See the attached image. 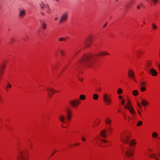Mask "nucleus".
Here are the masks:
<instances>
[{"label": "nucleus", "mask_w": 160, "mask_h": 160, "mask_svg": "<svg viewBox=\"0 0 160 160\" xmlns=\"http://www.w3.org/2000/svg\"><path fill=\"white\" fill-rule=\"evenodd\" d=\"M94 58L91 54L84 56L80 58L79 62L82 65L91 67V64L93 63Z\"/></svg>", "instance_id": "1"}, {"label": "nucleus", "mask_w": 160, "mask_h": 160, "mask_svg": "<svg viewBox=\"0 0 160 160\" xmlns=\"http://www.w3.org/2000/svg\"><path fill=\"white\" fill-rule=\"evenodd\" d=\"M28 157L29 153L27 151H20L17 159L18 160H28Z\"/></svg>", "instance_id": "2"}, {"label": "nucleus", "mask_w": 160, "mask_h": 160, "mask_svg": "<svg viewBox=\"0 0 160 160\" xmlns=\"http://www.w3.org/2000/svg\"><path fill=\"white\" fill-rule=\"evenodd\" d=\"M131 102L128 101V104L124 106V108L126 109H128L132 115H135L136 114V112L134 111L132 107L130 105Z\"/></svg>", "instance_id": "3"}, {"label": "nucleus", "mask_w": 160, "mask_h": 160, "mask_svg": "<svg viewBox=\"0 0 160 160\" xmlns=\"http://www.w3.org/2000/svg\"><path fill=\"white\" fill-rule=\"evenodd\" d=\"M103 101L106 105H109L112 102L111 98L106 94H104L103 96Z\"/></svg>", "instance_id": "4"}, {"label": "nucleus", "mask_w": 160, "mask_h": 160, "mask_svg": "<svg viewBox=\"0 0 160 160\" xmlns=\"http://www.w3.org/2000/svg\"><path fill=\"white\" fill-rule=\"evenodd\" d=\"M68 17V13L67 12H64L61 15L59 22L60 23H62L64 22H65Z\"/></svg>", "instance_id": "5"}, {"label": "nucleus", "mask_w": 160, "mask_h": 160, "mask_svg": "<svg viewBox=\"0 0 160 160\" xmlns=\"http://www.w3.org/2000/svg\"><path fill=\"white\" fill-rule=\"evenodd\" d=\"M121 141L124 143L127 144L129 142V137L125 134H122L120 137Z\"/></svg>", "instance_id": "6"}, {"label": "nucleus", "mask_w": 160, "mask_h": 160, "mask_svg": "<svg viewBox=\"0 0 160 160\" xmlns=\"http://www.w3.org/2000/svg\"><path fill=\"white\" fill-rule=\"evenodd\" d=\"M92 37L89 36L88 38H87L85 40L84 44L85 47H89L91 43L92 42Z\"/></svg>", "instance_id": "7"}, {"label": "nucleus", "mask_w": 160, "mask_h": 160, "mask_svg": "<svg viewBox=\"0 0 160 160\" xmlns=\"http://www.w3.org/2000/svg\"><path fill=\"white\" fill-rule=\"evenodd\" d=\"M128 75L131 79L136 82H137V80L134 77V73L132 70H129L128 71Z\"/></svg>", "instance_id": "8"}, {"label": "nucleus", "mask_w": 160, "mask_h": 160, "mask_svg": "<svg viewBox=\"0 0 160 160\" xmlns=\"http://www.w3.org/2000/svg\"><path fill=\"white\" fill-rule=\"evenodd\" d=\"M79 100L77 99L70 101L69 103L73 107L75 108L79 104Z\"/></svg>", "instance_id": "9"}, {"label": "nucleus", "mask_w": 160, "mask_h": 160, "mask_svg": "<svg viewBox=\"0 0 160 160\" xmlns=\"http://www.w3.org/2000/svg\"><path fill=\"white\" fill-rule=\"evenodd\" d=\"M122 153L123 155H125L128 157L132 156L133 154V152L131 151H123Z\"/></svg>", "instance_id": "10"}, {"label": "nucleus", "mask_w": 160, "mask_h": 160, "mask_svg": "<svg viewBox=\"0 0 160 160\" xmlns=\"http://www.w3.org/2000/svg\"><path fill=\"white\" fill-rule=\"evenodd\" d=\"M26 12L25 10L24 9L19 10V16L20 17L23 18L26 15Z\"/></svg>", "instance_id": "11"}, {"label": "nucleus", "mask_w": 160, "mask_h": 160, "mask_svg": "<svg viewBox=\"0 0 160 160\" xmlns=\"http://www.w3.org/2000/svg\"><path fill=\"white\" fill-rule=\"evenodd\" d=\"M149 72L150 74L153 76H156L158 74L157 71L153 68L150 69Z\"/></svg>", "instance_id": "12"}, {"label": "nucleus", "mask_w": 160, "mask_h": 160, "mask_svg": "<svg viewBox=\"0 0 160 160\" xmlns=\"http://www.w3.org/2000/svg\"><path fill=\"white\" fill-rule=\"evenodd\" d=\"M59 120L62 122L64 123H65V118L64 116L63 115H61L59 117Z\"/></svg>", "instance_id": "13"}, {"label": "nucleus", "mask_w": 160, "mask_h": 160, "mask_svg": "<svg viewBox=\"0 0 160 160\" xmlns=\"http://www.w3.org/2000/svg\"><path fill=\"white\" fill-rule=\"evenodd\" d=\"M136 143V140L135 139H133L130 141L129 145L131 147H133L135 145Z\"/></svg>", "instance_id": "14"}, {"label": "nucleus", "mask_w": 160, "mask_h": 160, "mask_svg": "<svg viewBox=\"0 0 160 160\" xmlns=\"http://www.w3.org/2000/svg\"><path fill=\"white\" fill-rule=\"evenodd\" d=\"M106 132V130H103L101 131L100 135L103 138H105L106 137V135L105 134V133Z\"/></svg>", "instance_id": "15"}, {"label": "nucleus", "mask_w": 160, "mask_h": 160, "mask_svg": "<svg viewBox=\"0 0 160 160\" xmlns=\"http://www.w3.org/2000/svg\"><path fill=\"white\" fill-rule=\"evenodd\" d=\"M109 53L107 52H100L97 55V56H101V55H109Z\"/></svg>", "instance_id": "16"}, {"label": "nucleus", "mask_w": 160, "mask_h": 160, "mask_svg": "<svg viewBox=\"0 0 160 160\" xmlns=\"http://www.w3.org/2000/svg\"><path fill=\"white\" fill-rule=\"evenodd\" d=\"M149 156L150 158H154L156 160H159L155 153L151 154Z\"/></svg>", "instance_id": "17"}, {"label": "nucleus", "mask_w": 160, "mask_h": 160, "mask_svg": "<svg viewBox=\"0 0 160 160\" xmlns=\"http://www.w3.org/2000/svg\"><path fill=\"white\" fill-rule=\"evenodd\" d=\"M41 24L42 25V29L43 30L45 29L47 27V24L46 23L44 22H43L42 23H41Z\"/></svg>", "instance_id": "18"}, {"label": "nucleus", "mask_w": 160, "mask_h": 160, "mask_svg": "<svg viewBox=\"0 0 160 160\" xmlns=\"http://www.w3.org/2000/svg\"><path fill=\"white\" fill-rule=\"evenodd\" d=\"M107 142V141H106V140H100V141H99V142H97V143L99 145H100V144H102V143H106Z\"/></svg>", "instance_id": "19"}, {"label": "nucleus", "mask_w": 160, "mask_h": 160, "mask_svg": "<svg viewBox=\"0 0 160 160\" xmlns=\"http://www.w3.org/2000/svg\"><path fill=\"white\" fill-rule=\"evenodd\" d=\"M11 87V84L8 82L6 85V87L5 88L6 90L8 92V88Z\"/></svg>", "instance_id": "20"}, {"label": "nucleus", "mask_w": 160, "mask_h": 160, "mask_svg": "<svg viewBox=\"0 0 160 160\" xmlns=\"http://www.w3.org/2000/svg\"><path fill=\"white\" fill-rule=\"evenodd\" d=\"M48 90V91H50L52 93H54L55 92H57L58 91H55L54 89L52 88H47Z\"/></svg>", "instance_id": "21"}, {"label": "nucleus", "mask_w": 160, "mask_h": 160, "mask_svg": "<svg viewBox=\"0 0 160 160\" xmlns=\"http://www.w3.org/2000/svg\"><path fill=\"white\" fill-rule=\"evenodd\" d=\"M158 136V133L156 132H153L152 133V136L153 138H157Z\"/></svg>", "instance_id": "22"}, {"label": "nucleus", "mask_w": 160, "mask_h": 160, "mask_svg": "<svg viewBox=\"0 0 160 160\" xmlns=\"http://www.w3.org/2000/svg\"><path fill=\"white\" fill-rule=\"evenodd\" d=\"M98 94H94L93 95V98L95 100H97L98 99Z\"/></svg>", "instance_id": "23"}, {"label": "nucleus", "mask_w": 160, "mask_h": 160, "mask_svg": "<svg viewBox=\"0 0 160 160\" xmlns=\"http://www.w3.org/2000/svg\"><path fill=\"white\" fill-rule=\"evenodd\" d=\"M132 94L134 96H137L138 94V92L137 90H134L132 92Z\"/></svg>", "instance_id": "24"}, {"label": "nucleus", "mask_w": 160, "mask_h": 160, "mask_svg": "<svg viewBox=\"0 0 160 160\" xmlns=\"http://www.w3.org/2000/svg\"><path fill=\"white\" fill-rule=\"evenodd\" d=\"M152 28L153 30H155L157 28V27L154 23L152 24Z\"/></svg>", "instance_id": "25"}, {"label": "nucleus", "mask_w": 160, "mask_h": 160, "mask_svg": "<svg viewBox=\"0 0 160 160\" xmlns=\"http://www.w3.org/2000/svg\"><path fill=\"white\" fill-rule=\"evenodd\" d=\"M67 40V39L65 38H60L58 39V41L60 42H65V40Z\"/></svg>", "instance_id": "26"}, {"label": "nucleus", "mask_w": 160, "mask_h": 160, "mask_svg": "<svg viewBox=\"0 0 160 160\" xmlns=\"http://www.w3.org/2000/svg\"><path fill=\"white\" fill-rule=\"evenodd\" d=\"M67 119L68 120H69L71 119V114H66Z\"/></svg>", "instance_id": "27"}, {"label": "nucleus", "mask_w": 160, "mask_h": 160, "mask_svg": "<svg viewBox=\"0 0 160 160\" xmlns=\"http://www.w3.org/2000/svg\"><path fill=\"white\" fill-rule=\"evenodd\" d=\"M122 89L121 88H119L118 89V90L117 91V93L118 94H121L122 93Z\"/></svg>", "instance_id": "28"}, {"label": "nucleus", "mask_w": 160, "mask_h": 160, "mask_svg": "<svg viewBox=\"0 0 160 160\" xmlns=\"http://www.w3.org/2000/svg\"><path fill=\"white\" fill-rule=\"evenodd\" d=\"M86 98L85 96L84 95H81L80 96L79 98L80 99L84 100Z\"/></svg>", "instance_id": "29"}, {"label": "nucleus", "mask_w": 160, "mask_h": 160, "mask_svg": "<svg viewBox=\"0 0 160 160\" xmlns=\"http://www.w3.org/2000/svg\"><path fill=\"white\" fill-rule=\"evenodd\" d=\"M66 114H71V110L69 108H67V109L66 110Z\"/></svg>", "instance_id": "30"}, {"label": "nucleus", "mask_w": 160, "mask_h": 160, "mask_svg": "<svg viewBox=\"0 0 160 160\" xmlns=\"http://www.w3.org/2000/svg\"><path fill=\"white\" fill-rule=\"evenodd\" d=\"M141 104L142 105H144V106L147 105L148 104V103L144 100L142 101L141 102Z\"/></svg>", "instance_id": "31"}, {"label": "nucleus", "mask_w": 160, "mask_h": 160, "mask_svg": "<svg viewBox=\"0 0 160 160\" xmlns=\"http://www.w3.org/2000/svg\"><path fill=\"white\" fill-rule=\"evenodd\" d=\"M140 90L142 92H144L146 90V88L143 86H141Z\"/></svg>", "instance_id": "32"}, {"label": "nucleus", "mask_w": 160, "mask_h": 160, "mask_svg": "<svg viewBox=\"0 0 160 160\" xmlns=\"http://www.w3.org/2000/svg\"><path fill=\"white\" fill-rule=\"evenodd\" d=\"M111 122V120L109 118H108V119H107L105 120L106 122V123L108 124H109L110 123V122Z\"/></svg>", "instance_id": "33"}, {"label": "nucleus", "mask_w": 160, "mask_h": 160, "mask_svg": "<svg viewBox=\"0 0 160 160\" xmlns=\"http://www.w3.org/2000/svg\"><path fill=\"white\" fill-rule=\"evenodd\" d=\"M142 122L140 121H138L137 124V126L138 127V126H140L141 125H142Z\"/></svg>", "instance_id": "34"}, {"label": "nucleus", "mask_w": 160, "mask_h": 160, "mask_svg": "<svg viewBox=\"0 0 160 160\" xmlns=\"http://www.w3.org/2000/svg\"><path fill=\"white\" fill-rule=\"evenodd\" d=\"M152 2L154 5L158 2V0H151Z\"/></svg>", "instance_id": "35"}, {"label": "nucleus", "mask_w": 160, "mask_h": 160, "mask_svg": "<svg viewBox=\"0 0 160 160\" xmlns=\"http://www.w3.org/2000/svg\"><path fill=\"white\" fill-rule=\"evenodd\" d=\"M40 7L42 9H43L45 7V4L42 2H41V4H40Z\"/></svg>", "instance_id": "36"}, {"label": "nucleus", "mask_w": 160, "mask_h": 160, "mask_svg": "<svg viewBox=\"0 0 160 160\" xmlns=\"http://www.w3.org/2000/svg\"><path fill=\"white\" fill-rule=\"evenodd\" d=\"M124 6H125V8L126 9H128L130 7L129 5V4H125Z\"/></svg>", "instance_id": "37"}, {"label": "nucleus", "mask_w": 160, "mask_h": 160, "mask_svg": "<svg viewBox=\"0 0 160 160\" xmlns=\"http://www.w3.org/2000/svg\"><path fill=\"white\" fill-rule=\"evenodd\" d=\"M140 85L141 86H144L146 84V83L145 82L143 81H141L140 82Z\"/></svg>", "instance_id": "38"}, {"label": "nucleus", "mask_w": 160, "mask_h": 160, "mask_svg": "<svg viewBox=\"0 0 160 160\" xmlns=\"http://www.w3.org/2000/svg\"><path fill=\"white\" fill-rule=\"evenodd\" d=\"M80 145V143H75L73 145H72V147H74V146H77L78 145Z\"/></svg>", "instance_id": "39"}, {"label": "nucleus", "mask_w": 160, "mask_h": 160, "mask_svg": "<svg viewBox=\"0 0 160 160\" xmlns=\"http://www.w3.org/2000/svg\"><path fill=\"white\" fill-rule=\"evenodd\" d=\"M56 67H57V66H56V65H54V66H52V70L53 71L54 70H55L56 69Z\"/></svg>", "instance_id": "40"}, {"label": "nucleus", "mask_w": 160, "mask_h": 160, "mask_svg": "<svg viewBox=\"0 0 160 160\" xmlns=\"http://www.w3.org/2000/svg\"><path fill=\"white\" fill-rule=\"evenodd\" d=\"M5 67V65L2 64L1 65V69L0 70H3V68Z\"/></svg>", "instance_id": "41"}, {"label": "nucleus", "mask_w": 160, "mask_h": 160, "mask_svg": "<svg viewBox=\"0 0 160 160\" xmlns=\"http://www.w3.org/2000/svg\"><path fill=\"white\" fill-rule=\"evenodd\" d=\"M83 142H85L86 141V138L84 137H82L81 138Z\"/></svg>", "instance_id": "42"}, {"label": "nucleus", "mask_w": 160, "mask_h": 160, "mask_svg": "<svg viewBox=\"0 0 160 160\" xmlns=\"http://www.w3.org/2000/svg\"><path fill=\"white\" fill-rule=\"evenodd\" d=\"M151 65V63H150V62H148L147 63V67H149Z\"/></svg>", "instance_id": "43"}, {"label": "nucleus", "mask_w": 160, "mask_h": 160, "mask_svg": "<svg viewBox=\"0 0 160 160\" xmlns=\"http://www.w3.org/2000/svg\"><path fill=\"white\" fill-rule=\"evenodd\" d=\"M96 90L98 92H99L101 91V89L100 88H97Z\"/></svg>", "instance_id": "44"}, {"label": "nucleus", "mask_w": 160, "mask_h": 160, "mask_svg": "<svg viewBox=\"0 0 160 160\" xmlns=\"http://www.w3.org/2000/svg\"><path fill=\"white\" fill-rule=\"evenodd\" d=\"M61 53L62 55L64 56V55L65 52L64 51H61Z\"/></svg>", "instance_id": "45"}, {"label": "nucleus", "mask_w": 160, "mask_h": 160, "mask_svg": "<svg viewBox=\"0 0 160 160\" xmlns=\"http://www.w3.org/2000/svg\"><path fill=\"white\" fill-rule=\"evenodd\" d=\"M121 103L122 105H124L125 104V100L124 99H122Z\"/></svg>", "instance_id": "46"}, {"label": "nucleus", "mask_w": 160, "mask_h": 160, "mask_svg": "<svg viewBox=\"0 0 160 160\" xmlns=\"http://www.w3.org/2000/svg\"><path fill=\"white\" fill-rule=\"evenodd\" d=\"M100 122V121L99 120H97V121H96V125H98L99 123Z\"/></svg>", "instance_id": "47"}, {"label": "nucleus", "mask_w": 160, "mask_h": 160, "mask_svg": "<svg viewBox=\"0 0 160 160\" xmlns=\"http://www.w3.org/2000/svg\"><path fill=\"white\" fill-rule=\"evenodd\" d=\"M137 104H138V107H139V108L141 109V106H140V104L139 103H138Z\"/></svg>", "instance_id": "48"}, {"label": "nucleus", "mask_w": 160, "mask_h": 160, "mask_svg": "<svg viewBox=\"0 0 160 160\" xmlns=\"http://www.w3.org/2000/svg\"><path fill=\"white\" fill-rule=\"evenodd\" d=\"M48 95L50 97V98L52 97V95H51V94H50L48 92Z\"/></svg>", "instance_id": "49"}, {"label": "nucleus", "mask_w": 160, "mask_h": 160, "mask_svg": "<svg viewBox=\"0 0 160 160\" xmlns=\"http://www.w3.org/2000/svg\"><path fill=\"white\" fill-rule=\"evenodd\" d=\"M137 8L138 9H139L140 8V7L138 5L137 7Z\"/></svg>", "instance_id": "50"}, {"label": "nucleus", "mask_w": 160, "mask_h": 160, "mask_svg": "<svg viewBox=\"0 0 160 160\" xmlns=\"http://www.w3.org/2000/svg\"><path fill=\"white\" fill-rule=\"evenodd\" d=\"M138 112L139 114V115L140 116H141V113H140V112L139 111V110H138Z\"/></svg>", "instance_id": "51"}, {"label": "nucleus", "mask_w": 160, "mask_h": 160, "mask_svg": "<svg viewBox=\"0 0 160 160\" xmlns=\"http://www.w3.org/2000/svg\"><path fill=\"white\" fill-rule=\"evenodd\" d=\"M140 52H142L141 51H137V54H139Z\"/></svg>", "instance_id": "52"}, {"label": "nucleus", "mask_w": 160, "mask_h": 160, "mask_svg": "<svg viewBox=\"0 0 160 160\" xmlns=\"http://www.w3.org/2000/svg\"><path fill=\"white\" fill-rule=\"evenodd\" d=\"M118 98L119 99H121L122 98V96H119Z\"/></svg>", "instance_id": "53"}, {"label": "nucleus", "mask_w": 160, "mask_h": 160, "mask_svg": "<svg viewBox=\"0 0 160 160\" xmlns=\"http://www.w3.org/2000/svg\"><path fill=\"white\" fill-rule=\"evenodd\" d=\"M78 80L80 81H82L83 80V79H81V78H79V79Z\"/></svg>", "instance_id": "54"}, {"label": "nucleus", "mask_w": 160, "mask_h": 160, "mask_svg": "<svg viewBox=\"0 0 160 160\" xmlns=\"http://www.w3.org/2000/svg\"><path fill=\"white\" fill-rule=\"evenodd\" d=\"M107 24V23H105V24H104V25H103V27H106V26Z\"/></svg>", "instance_id": "55"}, {"label": "nucleus", "mask_w": 160, "mask_h": 160, "mask_svg": "<svg viewBox=\"0 0 160 160\" xmlns=\"http://www.w3.org/2000/svg\"><path fill=\"white\" fill-rule=\"evenodd\" d=\"M158 66L159 67V68H160V64H158Z\"/></svg>", "instance_id": "56"}, {"label": "nucleus", "mask_w": 160, "mask_h": 160, "mask_svg": "<svg viewBox=\"0 0 160 160\" xmlns=\"http://www.w3.org/2000/svg\"><path fill=\"white\" fill-rule=\"evenodd\" d=\"M158 156L160 158V153H158Z\"/></svg>", "instance_id": "57"}, {"label": "nucleus", "mask_w": 160, "mask_h": 160, "mask_svg": "<svg viewBox=\"0 0 160 160\" xmlns=\"http://www.w3.org/2000/svg\"><path fill=\"white\" fill-rule=\"evenodd\" d=\"M118 112H121V110H118Z\"/></svg>", "instance_id": "58"}, {"label": "nucleus", "mask_w": 160, "mask_h": 160, "mask_svg": "<svg viewBox=\"0 0 160 160\" xmlns=\"http://www.w3.org/2000/svg\"><path fill=\"white\" fill-rule=\"evenodd\" d=\"M55 20H57V18H55Z\"/></svg>", "instance_id": "59"}, {"label": "nucleus", "mask_w": 160, "mask_h": 160, "mask_svg": "<svg viewBox=\"0 0 160 160\" xmlns=\"http://www.w3.org/2000/svg\"><path fill=\"white\" fill-rule=\"evenodd\" d=\"M108 130L109 131H111V129L110 128H109L108 129Z\"/></svg>", "instance_id": "60"}, {"label": "nucleus", "mask_w": 160, "mask_h": 160, "mask_svg": "<svg viewBox=\"0 0 160 160\" xmlns=\"http://www.w3.org/2000/svg\"><path fill=\"white\" fill-rule=\"evenodd\" d=\"M11 40H12V41H13V39H12H12H11Z\"/></svg>", "instance_id": "61"}, {"label": "nucleus", "mask_w": 160, "mask_h": 160, "mask_svg": "<svg viewBox=\"0 0 160 160\" xmlns=\"http://www.w3.org/2000/svg\"><path fill=\"white\" fill-rule=\"evenodd\" d=\"M143 23L144 24H145V22H143Z\"/></svg>", "instance_id": "62"}, {"label": "nucleus", "mask_w": 160, "mask_h": 160, "mask_svg": "<svg viewBox=\"0 0 160 160\" xmlns=\"http://www.w3.org/2000/svg\"><path fill=\"white\" fill-rule=\"evenodd\" d=\"M128 118L130 119V118L129 117H128Z\"/></svg>", "instance_id": "63"}, {"label": "nucleus", "mask_w": 160, "mask_h": 160, "mask_svg": "<svg viewBox=\"0 0 160 160\" xmlns=\"http://www.w3.org/2000/svg\"><path fill=\"white\" fill-rule=\"evenodd\" d=\"M29 141L30 142V143H31V141H30L29 140Z\"/></svg>", "instance_id": "64"}]
</instances>
